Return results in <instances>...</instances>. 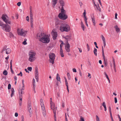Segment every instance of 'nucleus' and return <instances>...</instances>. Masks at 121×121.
I'll return each instance as SVG.
<instances>
[{
	"instance_id": "1",
	"label": "nucleus",
	"mask_w": 121,
	"mask_h": 121,
	"mask_svg": "<svg viewBox=\"0 0 121 121\" xmlns=\"http://www.w3.org/2000/svg\"><path fill=\"white\" fill-rule=\"evenodd\" d=\"M37 36L41 37L40 39V41L43 43H48L50 41L49 37L43 33H39L38 34Z\"/></svg>"
},
{
	"instance_id": "2",
	"label": "nucleus",
	"mask_w": 121,
	"mask_h": 121,
	"mask_svg": "<svg viewBox=\"0 0 121 121\" xmlns=\"http://www.w3.org/2000/svg\"><path fill=\"white\" fill-rule=\"evenodd\" d=\"M70 26L68 25L65 23H62L60 27V30L62 32L64 31L68 32L70 30Z\"/></svg>"
},
{
	"instance_id": "3",
	"label": "nucleus",
	"mask_w": 121,
	"mask_h": 121,
	"mask_svg": "<svg viewBox=\"0 0 121 121\" xmlns=\"http://www.w3.org/2000/svg\"><path fill=\"white\" fill-rule=\"evenodd\" d=\"M36 53L34 51H30L29 53V60L30 62H33L36 59Z\"/></svg>"
},
{
	"instance_id": "4",
	"label": "nucleus",
	"mask_w": 121,
	"mask_h": 121,
	"mask_svg": "<svg viewBox=\"0 0 121 121\" xmlns=\"http://www.w3.org/2000/svg\"><path fill=\"white\" fill-rule=\"evenodd\" d=\"M66 13L65 10L64 9L63 7H62L61 9V13L58 15L59 18L63 20H65L68 18L67 16L65 14Z\"/></svg>"
},
{
	"instance_id": "5",
	"label": "nucleus",
	"mask_w": 121,
	"mask_h": 121,
	"mask_svg": "<svg viewBox=\"0 0 121 121\" xmlns=\"http://www.w3.org/2000/svg\"><path fill=\"white\" fill-rule=\"evenodd\" d=\"M17 31L18 35L24 36H25L27 32V31L24 30L22 29H17Z\"/></svg>"
},
{
	"instance_id": "6",
	"label": "nucleus",
	"mask_w": 121,
	"mask_h": 121,
	"mask_svg": "<svg viewBox=\"0 0 121 121\" xmlns=\"http://www.w3.org/2000/svg\"><path fill=\"white\" fill-rule=\"evenodd\" d=\"M49 57L50 59L49 60L50 62L52 64L54 63V61L55 57V54L53 53H50L49 55Z\"/></svg>"
},
{
	"instance_id": "7",
	"label": "nucleus",
	"mask_w": 121,
	"mask_h": 121,
	"mask_svg": "<svg viewBox=\"0 0 121 121\" xmlns=\"http://www.w3.org/2000/svg\"><path fill=\"white\" fill-rule=\"evenodd\" d=\"M2 18L4 21L7 24H10L11 23L10 22L8 19H7V18H8V16L6 15H3L2 16Z\"/></svg>"
},
{
	"instance_id": "8",
	"label": "nucleus",
	"mask_w": 121,
	"mask_h": 121,
	"mask_svg": "<svg viewBox=\"0 0 121 121\" xmlns=\"http://www.w3.org/2000/svg\"><path fill=\"white\" fill-rule=\"evenodd\" d=\"M51 33L53 39H56V38L57 36V33L55 30L54 29L53 30Z\"/></svg>"
},
{
	"instance_id": "9",
	"label": "nucleus",
	"mask_w": 121,
	"mask_h": 121,
	"mask_svg": "<svg viewBox=\"0 0 121 121\" xmlns=\"http://www.w3.org/2000/svg\"><path fill=\"white\" fill-rule=\"evenodd\" d=\"M35 78L36 79V81L37 82L38 81V69L36 68L35 69Z\"/></svg>"
},
{
	"instance_id": "10",
	"label": "nucleus",
	"mask_w": 121,
	"mask_h": 121,
	"mask_svg": "<svg viewBox=\"0 0 121 121\" xmlns=\"http://www.w3.org/2000/svg\"><path fill=\"white\" fill-rule=\"evenodd\" d=\"M65 49L67 52H69L70 51V45L69 43L67 42V44L65 46Z\"/></svg>"
},
{
	"instance_id": "11",
	"label": "nucleus",
	"mask_w": 121,
	"mask_h": 121,
	"mask_svg": "<svg viewBox=\"0 0 121 121\" xmlns=\"http://www.w3.org/2000/svg\"><path fill=\"white\" fill-rule=\"evenodd\" d=\"M50 105L51 108V109H52L53 110V113H54V111L56 112V108L55 107L54 103H52V106H51V105Z\"/></svg>"
},
{
	"instance_id": "12",
	"label": "nucleus",
	"mask_w": 121,
	"mask_h": 121,
	"mask_svg": "<svg viewBox=\"0 0 121 121\" xmlns=\"http://www.w3.org/2000/svg\"><path fill=\"white\" fill-rule=\"evenodd\" d=\"M28 108L29 112L30 113L32 111L31 104L30 102L28 103Z\"/></svg>"
},
{
	"instance_id": "13",
	"label": "nucleus",
	"mask_w": 121,
	"mask_h": 121,
	"mask_svg": "<svg viewBox=\"0 0 121 121\" xmlns=\"http://www.w3.org/2000/svg\"><path fill=\"white\" fill-rule=\"evenodd\" d=\"M42 112L44 116L45 117L46 115V112L45 110V108H41Z\"/></svg>"
},
{
	"instance_id": "14",
	"label": "nucleus",
	"mask_w": 121,
	"mask_h": 121,
	"mask_svg": "<svg viewBox=\"0 0 121 121\" xmlns=\"http://www.w3.org/2000/svg\"><path fill=\"white\" fill-rule=\"evenodd\" d=\"M40 104L41 106V108H45V106L44 105V102L42 99H40Z\"/></svg>"
},
{
	"instance_id": "15",
	"label": "nucleus",
	"mask_w": 121,
	"mask_h": 121,
	"mask_svg": "<svg viewBox=\"0 0 121 121\" xmlns=\"http://www.w3.org/2000/svg\"><path fill=\"white\" fill-rule=\"evenodd\" d=\"M10 27L8 26H7L6 27H5L4 30H5L6 32H9L10 31Z\"/></svg>"
},
{
	"instance_id": "16",
	"label": "nucleus",
	"mask_w": 121,
	"mask_h": 121,
	"mask_svg": "<svg viewBox=\"0 0 121 121\" xmlns=\"http://www.w3.org/2000/svg\"><path fill=\"white\" fill-rule=\"evenodd\" d=\"M91 17L92 22L93 23V25L95 26V22L94 16V15H93L92 16H91Z\"/></svg>"
},
{
	"instance_id": "17",
	"label": "nucleus",
	"mask_w": 121,
	"mask_h": 121,
	"mask_svg": "<svg viewBox=\"0 0 121 121\" xmlns=\"http://www.w3.org/2000/svg\"><path fill=\"white\" fill-rule=\"evenodd\" d=\"M57 0H52V4L53 5V7L54 8V7L56 4L57 3Z\"/></svg>"
},
{
	"instance_id": "18",
	"label": "nucleus",
	"mask_w": 121,
	"mask_h": 121,
	"mask_svg": "<svg viewBox=\"0 0 121 121\" xmlns=\"http://www.w3.org/2000/svg\"><path fill=\"white\" fill-rule=\"evenodd\" d=\"M24 89H22L21 90L19 91V97H22L23 91L22 90H24Z\"/></svg>"
},
{
	"instance_id": "19",
	"label": "nucleus",
	"mask_w": 121,
	"mask_h": 121,
	"mask_svg": "<svg viewBox=\"0 0 121 121\" xmlns=\"http://www.w3.org/2000/svg\"><path fill=\"white\" fill-rule=\"evenodd\" d=\"M81 27L83 31H84L85 29H86V27L85 26L82 21L81 22Z\"/></svg>"
},
{
	"instance_id": "20",
	"label": "nucleus",
	"mask_w": 121,
	"mask_h": 121,
	"mask_svg": "<svg viewBox=\"0 0 121 121\" xmlns=\"http://www.w3.org/2000/svg\"><path fill=\"white\" fill-rule=\"evenodd\" d=\"M30 20L33 19V13L32 9L30 8Z\"/></svg>"
},
{
	"instance_id": "21",
	"label": "nucleus",
	"mask_w": 121,
	"mask_h": 121,
	"mask_svg": "<svg viewBox=\"0 0 121 121\" xmlns=\"http://www.w3.org/2000/svg\"><path fill=\"white\" fill-rule=\"evenodd\" d=\"M6 54H9L11 52V49L9 48H8L7 49H6Z\"/></svg>"
},
{
	"instance_id": "22",
	"label": "nucleus",
	"mask_w": 121,
	"mask_h": 121,
	"mask_svg": "<svg viewBox=\"0 0 121 121\" xmlns=\"http://www.w3.org/2000/svg\"><path fill=\"white\" fill-rule=\"evenodd\" d=\"M114 28H115L116 31L117 33H118L120 31V29L116 25L115 26Z\"/></svg>"
},
{
	"instance_id": "23",
	"label": "nucleus",
	"mask_w": 121,
	"mask_h": 121,
	"mask_svg": "<svg viewBox=\"0 0 121 121\" xmlns=\"http://www.w3.org/2000/svg\"><path fill=\"white\" fill-rule=\"evenodd\" d=\"M6 46H4L2 50L0 52V53L2 54H3L4 52V53L5 52L4 51L6 49Z\"/></svg>"
},
{
	"instance_id": "24",
	"label": "nucleus",
	"mask_w": 121,
	"mask_h": 121,
	"mask_svg": "<svg viewBox=\"0 0 121 121\" xmlns=\"http://www.w3.org/2000/svg\"><path fill=\"white\" fill-rule=\"evenodd\" d=\"M60 5L62 6V7H63L64 5V1L62 0L60 1Z\"/></svg>"
},
{
	"instance_id": "25",
	"label": "nucleus",
	"mask_w": 121,
	"mask_h": 121,
	"mask_svg": "<svg viewBox=\"0 0 121 121\" xmlns=\"http://www.w3.org/2000/svg\"><path fill=\"white\" fill-rule=\"evenodd\" d=\"M33 85L34 89V90L35 89V80L34 78H33Z\"/></svg>"
},
{
	"instance_id": "26",
	"label": "nucleus",
	"mask_w": 121,
	"mask_h": 121,
	"mask_svg": "<svg viewBox=\"0 0 121 121\" xmlns=\"http://www.w3.org/2000/svg\"><path fill=\"white\" fill-rule=\"evenodd\" d=\"M56 79L58 81H60V79L59 74L58 73L57 74Z\"/></svg>"
},
{
	"instance_id": "27",
	"label": "nucleus",
	"mask_w": 121,
	"mask_h": 121,
	"mask_svg": "<svg viewBox=\"0 0 121 121\" xmlns=\"http://www.w3.org/2000/svg\"><path fill=\"white\" fill-rule=\"evenodd\" d=\"M11 91H12V93L11 95V97H12L14 94V89L13 88H12L11 89Z\"/></svg>"
},
{
	"instance_id": "28",
	"label": "nucleus",
	"mask_w": 121,
	"mask_h": 121,
	"mask_svg": "<svg viewBox=\"0 0 121 121\" xmlns=\"http://www.w3.org/2000/svg\"><path fill=\"white\" fill-rule=\"evenodd\" d=\"M60 53L61 57H63L64 56L63 50H60Z\"/></svg>"
},
{
	"instance_id": "29",
	"label": "nucleus",
	"mask_w": 121,
	"mask_h": 121,
	"mask_svg": "<svg viewBox=\"0 0 121 121\" xmlns=\"http://www.w3.org/2000/svg\"><path fill=\"white\" fill-rule=\"evenodd\" d=\"M93 52L95 55L96 56H97V49L95 48H94V50L93 51Z\"/></svg>"
},
{
	"instance_id": "30",
	"label": "nucleus",
	"mask_w": 121,
	"mask_h": 121,
	"mask_svg": "<svg viewBox=\"0 0 121 121\" xmlns=\"http://www.w3.org/2000/svg\"><path fill=\"white\" fill-rule=\"evenodd\" d=\"M56 112L54 111V120L55 121H56Z\"/></svg>"
},
{
	"instance_id": "31",
	"label": "nucleus",
	"mask_w": 121,
	"mask_h": 121,
	"mask_svg": "<svg viewBox=\"0 0 121 121\" xmlns=\"http://www.w3.org/2000/svg\"><path fill=\"white\" fill-rule=\"evenodd\" d=\"M96 8H97L98 10L99 11H101V9L100 7H99V4H98L97 6H96Z\"/></svg>"
},
{
	"instance_id": "32",
	"label": "nucleus",
	"mask_w": 121,
	"mask_h": 121,
	"mask_svg": "<svg viewBox=\"0 0 121 121\" xmlns=\"http://www.w3.org/2000/svg\"><path fill=\"white\" fill-rule=\"evenodd\" d=\"M101 37L103 41V42H106L104 36L103 35H101Z\"/></svg>"
},
{
	"instance_id": "33",
	"label": "nucleus",
	"mask_w": 121,
	"mask_h": 121,
	"mask_svg": "<svg viewBox=\"0 0 121 121\" xmlns=\"http://www.w3.org/2000/svg\"><path fill=\"white\" fill-rule=\"evenodd\" d=\"M27 39H24V41L22 42V44L24 45H26L27 44L26 41Z\"/></svg>"
},
{
	"instance_id": "34",
	"label": "nucleus",
	"mask_w": 121,
	"mask_h": 121,
	"mask_svg": "<svg viewBox=\"0 0 121 121\" xmlns=\"http://www.w3.org/2000/svg\"><path fill=\"white\" fill-rule=\"evenodd\" d=\"M67 76L68 77V79L69 80H70L71 78L70 76L69 73H67Z\"/></svg>"
},
{
	"instance_id": "35",
	"label": "nucleus",
	"mask_w": 121,
	"mask_h": 121,
	"mask_svg": "<svg viewBox=\"0 0 121 121\" xmlns=\"http://www.w3.org/2000/svg\"><path fill=\"white\" fill-rule=\"evenodd\" d=\"M1 26H2V29L4 30L5 29V27H6V26H7V25L3 24V23H2V25Z\"/></svg>"
},
{
	"instance_id": "36",
	"label": "nucleus",
	"mask_w": 121,
	"mask_h": 121,
	"mask_svg": "<svg viewBox=\"0 0 121 121\" xmlns=\"http://www.w3.org/2000/svg\"><path fill=\"white\" fill-rule=\"evenodd\" d=\"M3 74L5 75H6L7 74V72L6 70H5L3 72Z\"/></svg>"
},
{
	"instance_id": "37",
	"label": "nucleus",
	"mask_w": 121,
	"mask_h": 121,
	"mask_svg": "<svg viewBox=\"0 0 121 121\" xmlns=\"http://www.w3.org/2000/svg\"><path fill=\"white\" fill-rule=\"evenodd\" d=\"M33 19L30 20V22L31 23V26L32 28L33 27Z\"/></svg>"
},
{
	"instance_id": "38",
	"label": "nucleus",
	"mask_w": 121,
	"mask_h": 121,
	"mask_svg": "<svg viewBox=\"0 0 121 121\" xmlns=\"http://www.w3.org/2000/svg\"><path fill=\"white\" fill-rule=\"evenodd\" d=\"M104 75H105V77H106L107 78H109L108 76L107 75V73H106V72H104Z\"/></svg>"
},
{
	"instance_id": "39",
	"label": "nucleus",
	"mask_w": 121,
	"mask_h": 121,
	"mask_svg": "<svg viewBox=\"0 0 121 121\" xmlns=\"http://www.w3.org/2000/svg\"><path fill=\"white\" fill-rule=\"evenodd\" d=\"M63 42L61 43V44L60 45V50H62V47L63 46Z\"/></svg>"
},
{
	"instance_id": "40",
	"label": "nucleus",
	"mask_w": 121,
	"mask_h": 121,
	"mask_svg": "<svg viewBox=\"0 0 121 121\" xmlns=\"http://www.w3.org/2000/svg\"><path fill=\"white\" fill-rule=\"evenodd\" d=\"M113 66H114V68H116V66L114 60H113Z\"/></svg>"
},
{
	"instance_id": "41",
	"label": "nucleus",
	"mask_w": 121,
	"mask_h": 121,
	"mask_svg": "<svg viewBox=\"0 0 121 121\" xmlns=\"http://www.w3.org/2000/svg\"><path fill=\"white\" fill-rule=\"evenodd\" d=\"M102 106L104 107V108L106 107L105 103V102H103L102 103Z\"/></svg>"
},
{
	"instance_id": "42",
	"label": "nucleus",
	"mask_w": 121,
	"mask_h": 121,
	"mask_svg": "<svg viewBox=\"0 0 121 121\" xmlns=\"http://www.w3.org/2000/svg\"><path fill=\"white\" fill-rule=\"evenodd\" d=\"M96 121H100V120L99 119V117L97 115H96Z\"/></svg>"
},
{
	"instance_id": "43",
	"label": "nucleus",
	"mask_w": 121,
	"mask_h": 121,
	"mask_svg": "<svg viewBox=\"0 0 121 121\" xmlns=\"http://www.w3.org/2000/svg\"><path fill=\"white\" fill-rule=\"evenodd\" d=\"M86 46L87 47V48L88 49V51H89L90 50V48L89 47V46L88 44H87Z\"/></svg>"
},
{
	"instance_id": "44",
	"label": "nucleus",
	"mask_w": 121,
	"mask_h": 121,
	"mask_svg": "<svg viewBox=\"0 0 121 121\" xmlns=\"http://www.w3.org/2000/svg\"><path fill=\"white\" fill-rule=\"evenodd\" d=\"M80 121H84V118L82 116L80 117Z\"/></svg>"
},
{
	"instance_id": "45",
	"label": "nucleus",
	"mask_w": 121,
	"mask_h": 121,
	"mask_svg": "<svg viewBox=\"0 0 121 121\" xmlns=\"http://www.w3.org/2000/svg\"><path fill=\"white\" fill-rule=\"evenodd\" d=\"M27 69L30 71H31L32 70V68L31 67H29L27 68Z\"/></svg>"
},
{
	"instance_id": "46",
	"label": "nucleus",
	"mask_w": 121,
	"mask_h": 121,
	"mask_svg": "<svg viewBox=\"0 0 121 121\" xmlns=\"http://www.w3.org/2000/svg\"><path fill=\"white\" fill-rule=\"evenodd\" d=\"M86 11L85 10H84V12L83 13V16H84V17H86Z\"/></svg>"
},
{
	"instance_id": "47",
	"label": "nucleus",
	"mask_w": 121,
	"mask_h": 121,
	"mask_svg": "<svg viewBox=\"0 0 121 121\" xmlns=\"http://www.w3.org/2000/svg\"><path fill=\"white\" fill-rule=\"evenodd\" d=\"M66 85L67 86V90L68 91V92H69V90L68 89V84L66 83Z\"/></svg>"
},
{
	"instance_id": "48",
	"label": "nucleus",
	"mask_w": 121,
	"mask_h": 121,
	"mask_svg": "<svg viewBox=\"0 0 121 121\" xmlns=\"http://www.w3.org/2000/svg\"><path fill=\"white\" fill-rule=\"evenodd\" d=\"M84 20L85 22H87V18L86 16L85 17H84Z\"/></svg>"
},
{
	"instance_id": "49",
	"label": "nucleus",
	"mask_w": 121,
	"mask_h": 121,
	"mask_svg": "<svg viewBox=\"0 0 121 121\" xmlns=\"http://www.w3.org/2000/svg\"><path fill=\"white\" fill-rule=\"evenodd\" d=\"M9 36L10 37H13V35L12 33L11 32L9 33Z\"/></svg>"
},
{
	"instance_id": "50",
	"label": "nucleus",
	"mask_w": 121,
	"mask_h": 121,
	"mask_svg": "<svg viewBox=\"0 0 121 121\" xmlns=\"http://www.w3.org/2000/svg\"><path fill=\"white\" fill-rule=\"evenodd\" d=\"M11 88V85L10 84H9L8 86V89H10Z\"/></svg>"
},
{
	"instance_id": "51",
	"label": "nucleus",
	"mask_w": 121,
	"mask_h": 121,
	"mask_svg": "<svg viewBox=\"0 0 121 121\" xmlns=\"http://www.w3.org/2000/svg\"><path fill=\"white\" fill-rule=\"evenodd\" d=\"M52 103H53L52 101V98H50V105H51V106H52Z\"/></svg>"
},
{
	"instance_id": "52",
	"label": "nucleus",
	"mask_w": 121,
	"mask_h": 121,
	"mask_svg": "<svg viewBox=\"0 0 121 121\" xmlns=\"http://www.w3.org/2000/svg\"><path fill=\"white\" fill-rule=\"evenodd\" d=\"M17 75L18 76L20 75L21 76H22V72H20V73L18 74Z\"/></svg>"
},
{
	"instance_id": "53",
	"label": "nucleus",
	"mask_w": 121,
	"mask_h": 121,
	"mask_svg": "<svg viewBox=\"0 0 121 121\" xmlns=\"http://www.w3.org/2000/svg\"><path fill=\"white\" fill-rule=\"evenodd\" d=\"M22 101H19V104L20 106H22Z\"/></svg>"
},
{
	"instance_id": "54",
	"label": "nucleus",
	"mask_w": 121,
	"mask_h": 121,
	"mask_svg": "<svg viewBox=\"0 0 121 121\" xmlns=\"http://www.w3.org/2000/svg\"><path fill=\"white\" fill-rule=\"evenodd\" d=\"M88 75L87 76L88 77H89L90 78H91V74L89 73H88Z\"/></svg>"
},
{
	"instance_id": "55",
	"label": "nucleus",
	"mask_w": 121,
	"mask_h": 121,
	"mask_svg": "<svg viewBox=\"0 0 121 121\" xmlns=\"http://www.w3.org/2000/svg\"><path fill=\"white\" fill-rule=\"evenodd\" d=\"M21 3L20 2H19L17 3V5L18 6H20L21 5Z\"/></svg>"
},
{
	"instance_id": "56",
	"label": "nucleus",
	"mask_w": 121,
	"mask_h": 121,
	"mask_svg": "<svg viewBox=\"0 0 121 121\" xmlns=\"http://www.w3.org/2000/svg\"><path fill=\"white\" fill-rule=\"evenodd\" d=\"M115 102V103H116L117 102V98L116 97L114 98Z\"/></svg>"
},
{
	"instance_id": "57",
	"label": "nucleus",
	"mask_w": 121,
	"mask_h": 121,
	"mask_svg": "<svg viewBox=\"0 0 121 121\" xmlns=\"http://www.w3.org/2000/svg\"><path fill=\"white\" fill-rule=\"evenodd\" d=\"M69 36H65V39H66L67 40H68V39L69 38Z\"/></svg>"
},
{
	"instance_id": "58",
	"label": "nucleus",
	"mask_w": 121,
	"mask_h": 121,
	"mask_svg": "<svg viewBox=\"0 0 121 121\" xmlns=\"http://www.w3.org/2000/svg\"><path fill=\"white\" fill-rule=\"evenodd\" d=\"M117 13H115V18L116 19H117Z\"/></svg>"
},
{
	"instance_id": "59",
	"label": "nucleus",
	"mask_w": 121,
	"mask_h": 121,
	"mask_svg": "<svg viewBox=\"0 0 121 121\" xmlns=\"http://www.w3.org/2000/svg\"><path fill=\"white\" fill-rule=\"evenodd\" d=\"M26 20L28 21L29 22V17L28 16H27L26 18Z\"/></svg>"
},
{
	"instance_id": "60",
	"label": "nucleus",
	"mask_w": 121,
	"mask_h": 121,
	"mask_svg": "<svg viewBox=\"0 0 121 121\" xmlns=\"http://www.w3.org/2000/svg\"><path fill=\"white\" fill-rule=\"evenodd\" d=\"M73 72H77L76 69L75 68L73 69Z\"/></svg>"
},
{
	"instance_id": "61",
	"label": "nucleus",
	"mask_w": 121,
	"mask_h": 121,
	"mask_svg": "<svg viewBox=\"0 0 121 121\" xmlns=\"http://www.w3.org/2000/svg\"><path fill=\"white\" fill-rule=\"evenodd\" d=\"M18 114L17 112H15V117H17L18 116Z\"/></svg>"
},
{
	"instance_id": "62",
	"label": "nucleus",
	"mask_w": 121,
	"mask_h": 121,
	"mask_svg": "<svg viewBox=\"0 0 121 121\" xmlns=\"http://www.w3.org/2000/svg\"><path fill=\"white\" fill-rule=\"evenodd\" d=\"M102 56L103 57V59H104V60L105 59V56H104V53L102 54Z\"/></svg>"
},
{
	"instance_id": "63",
	"label": "nucleus",
	"mask_w": 121,
	"mask_h": 121,
	"mask_svg": "<svg viewBox=\"0 0 121 121\" xmlns=\"http://www.w3.org/2000/svg\"><path fill=\"white\" fill-rule=\"evenodd\" d=\"M109 112H111V109L110 106H109Z\"/></svg>"
},
{
	"instance_id": "64",
	"label": "nucleus",
	"mask_w": 121,
	"mask_h": 121,
	"mask_svg": "<svg viewBox=\"0 0 121 121\" xmlns=\"http://www.w3.org/2000/svg\"><path fill=\"white\" fill-rule=\"evenodd\" d=\"M80 6L81 7L82 5V4L81 2H80L79 3Z\"/></svg>"
}]
</instances>
